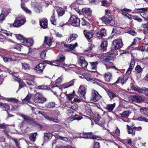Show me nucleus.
I'll return each mask as SVG.
<instances>
[{"label":"nucleus","instance_id":"nucleus-1","mask_svg":"<svg viewBox=\"0 0 148 148\" xmlns=\"http://www.w3.org/2000/svg\"><path fill=\"white\" fill-rule=\"evenodd\" d=\"M123 46L122 40L121 38H118L114 40L112 42L111 51L106 54V58L105 60L106 62L111 60L112 58L116 55L117 54V51L116 49L120 48Z\"/></svg>","mask_w":148,"mask_h":148},{"label":"nucleus","instance_id":"nucleus-2","mask_svg":"<svg viewBox=\"0 0 148 148\" xmlns=\"http://www.w3.org/2000/svg\"><path fill=\"white\" fill-rule=\"evenodd\" d=\"M79 137L85 138H91L93 139H95L97 140L101 139L100 137H99L97 136L93 135L92 133L91 132L86 133L83 134H80L79 136H73V138H75Z\"/></svg>","mask_w":148,"mask_h":148},{"label":"nucleus","instance_id":"nucleus-3","mask_svg":"<svg viewBox=\"0 0 148 148\" xmlns=\"http://www.w3.org/2000/svg\"><path fill=\"white\" fill-rule=\"evenodd\" d=\"M23 44L27 46H32L33 44V40L30 38H16Z\"/></svg>","mask_w":148,"mask_h":148},{"label":"nucleus","instance_id":"nucleus-4","mask_svg":"<svg viewBox=\"0 0 148 148\" xmlns=\"http://www.w3.org/2000/svg\"><path fill=\"white\" fill-rule=\"evenodd\" d=\"M46 100V99L44 98L42 95L40 93H36L34 96V101L37 103H42Z\"/></svg>","mask_w":148,"mask_h":148},{"label":"nucleus","instance_id":"nucleus-5","mask_svg":"<svg viewBox=\"0 0 148 148\" xmlns=\"http://www.w3.org/2000/svg\"><path fill=\"white\" fill-rule=\"evenodd\" d=\"M101 19L102 21L106 24L109 25L111 26H113L115 24L114 21L110 16H105L102 18Z\"/></svg>","mask_w":148,"mask_h":148},{"label":"nucleus","instance_id":"nucleus-6","mask_svg":"<svg viewBox=\"0 0 148 148\" xmlns=\"http://www.w3.org/2000/svg\"><path fill=\"white\" fill-rule=\"evenodd\" d=\"M70 21L75 26H79L80 25V20L75 16L72 15L70 18Z\"/></svg>","mask_w":148,"mask_h":148},{"label":"nucleus","instance_id":"nucleus-7","mask_svg":"<svg viewBox=\"0 0 148 148\" xmlns=\"http://www.w3.org/2000/svg\"><path fill=\"white\" fill-rule=\"evenodd\" d=\"M101 98V96L98 92L94 89H93L91 93V100L94 101H98Z\"/></svg>","mask_w":148,"mask_h":148},{"label":"nucleus","instance_id":"nucleus-8","mask_svg":"<svg viewBox=\"0 0 148 148\" xmlns=\"http://www.w3.org/2000/svg\"><path fill=\"white\" fill-rule=\"evenodd\" d=\"M78 64L82 68L84 69L87 68L88 65V62L83 57H81L79 58Z\"/></svg>","mask_w":148,"mask_h":148},{"label":"nucleus","instance_id":"nucleus-9","mask_svg":"<svg viewBox=\"0 0 148 148\" xmlns=\"http://www.w3.org/2000/svg\"><path fill=\"white\" fill-rule=\"evenodd\" d=\"M129 98L130 101H132L134 102L140 103L143 101L142 98L139 96L131 95Z\"/></svg>","mask_w":148,"mask_h":148},{"label":"nucleus","instance_id":"nucleus-10","mask_svg":"<svg viewBox=\"0 0 148 148\" xmlns=\"http://www.w3.org/2000/svg\"><path fill=\"white\" fill-rule=\"evenodd\" d=\"M25 22V19L16 20L13 24H10V26H12V25L13 27H18L23 24Z\"/></svg>","mask_w":148,"mask_h":148},{"label":"nucleus","instance_id":"nucleus-11","mask_svg":"<svg viewBox=\"0 0 148 148\" xmlns=\"http://www.w3.org/2000/svg\"><path fill=\"white\" fill-rule=\"evenodd\" d=\"M45 67V65L44 63H40L36 67L35 69L38 73H40L43 72Z\"/></svg>","mask_w":148,"mask_h":148},{"label":"nucleus","instance_id":"nucleus-12","mask_svg":"<svg viewBox=\"0 0 148 148\" xmlns=\"http://www.w3.org/2000/svg\"><path fill=\"white\" fill-rule=\"evenodd\" d=\"M79 95L81 97H83L85 99V94L86 92V88L83 86H81L78 90Z\"/></svg>","mask_w":148,"mask_h":148},{"label":"nucleus","instance_id":"nucleus-13","mask_svg":"<svg viewBox=\"0 0 148 148\" xmlns=\"http://www.w3.org/2000/svg\"><path fill=\"white\" fill-rule=\"evenodd\" d=\"M128 78V76L124 75L123 77H120L118 79L116 82L114 84H117L119 82H121L123 85L127 81Z\"/></svg>","mask_w":148,"mask_h":148},{"label":"nucleus","instance_id":"nucleus-14","mask_svg":"<svg viewBox=\"0 0 148 148\" xmlns=\"http://www.w3.org/2000/svg\"><path fill=\"white\" fill-rule=\"evenodd\" d=\"M83 13L88 16L91 15L92 11L89 8H85L82 9Z\"/></svg>","mask_w":148,"mask_h":148},{"label":"nucleus","instance_id":"nucleus-15","mask_svg":"<svg viewBox=\"0 0 148 148\" xmlns=\"http://www.w3.org/2000/svg\"><path fill=\"white\" fill-rule=\"evenodd\" d=\"M77 45V43L76 42L74 45H67L64 44V46L67 47L68 48L67 49L65 50L67 51H73L75 49V48Z\"/></svg>","mask_w":148,"mask_h":148},{"label":"nucleus","instance_id":"nucleus-16","mask_svg":"<svg viewBox=\"0 0 148 148\" xmlns=\"http://www.w3.org/2000/svg\"><path fill=\"white\" fill-rule=\"evenodd\" d=\"M40 25L41 27L45 29L47 27V20L46 18H44L40 21Z\"/></svg>","mask_w":148,"mask_h":148},{"label":"nucleus","instance_id":"nucleus-17","mask_svg":"<svg viewBox=\"0 0 148 148\" xmlns=\"http://www.w3.org/2000/svg\"><path fill=\"white\" fill-rule=\"evenodd\" d=\"M97 64L98 62H90L88 66V69L89 70L96 69Z\"/></svg>","mask_w":148,"mask_h":148},{"label":"nucleus","instance_id":"nucleus-18","mask_svg":"<svg viewBox=\"0 0 148 148\" xmlns=\"http://www.w3.org/2000/svg\"><path fill=\"white\" fill-rule=\"evenodd\" d=\"M74 83V80L70 81L69 82L64 84L61 86V88H59V89H61L62 90L63 88H67L68 87L72 86Z\"/></svg>","mask_w":148,"mask_h":148},{"label":"nucleus","instance_id":"nucleus-19","mask_svg":"<svg viewBox=\"0 0 148 148\" xmlns=\"http://www.w3.org/2000/svg\"><path fill=\"white\" fill-rule=\"evenodd\" d=\"M69 108L72 109L74 110H77L78 107L77 104L75 103H72L71 101L69 102Z\"/></svg>","mask_w":148,"mask_h":148},{"label":"nucleus","instance_id":"nucleus-20","mask_svg":"<svg viewBox=\"0 0 148 148\" xmlns=\"http://www.w3.org/2000/svg\"><path fill=\"white\" fill-rule=\"evenodd\" d=\"M53 39V38H45L44 43L49 47L51 45Z\"/></svg>","mask_w":148,"mask_h":148},{"label":"nucleus","instance_id":"nucleus-21","mask_svg":"<svg viewBox=\"0 0 148 148\" xmlns=\"http://www.w3.org/2000/svg\"><path fill=\"white\" fill-rule=\"evenodd\" d=\"M115 106V104L114 103L113 104H108L106 105L105 108L110 112L113 110Z\"/></svg>","mask_w":148,"mask_h":148},{"label":"nucleus","instance_id":"nucleus-22","mask_svg":"<svg viewBox=\"0 0 148 148\" xmlns=\"http://www.w3.org/2000/svg\"><path fill=\"white\" fill-rule=\"evenodd\" d=\"M96 35L97 37H102V36H106V34L105 29H102L100 32L96 33Z\"/></svg>","mask_w":148,"mask_h":148},{"label":"nucleus","instance_id":"nucleus-23","mask_svg":"<svg viewBox=\"0 0 148 148\" xmlns=\"http://www.w3.org/2000/svg\"><path fill=\"white\" fill-rule=\"evenodd\" d=\"M140 112L144 115L148 116V109L146 107H141L139 109Z\"/></svg>","mask_w":148,"mask_h":148},{"label":"nucleus","instance_id":"nucleus-24","mask_svg":"<svg viewBox=\"0 0 148 148\" xmlns=\"http://www.w3.org/2000/svg\"><path fill=\"white\" fill-rule=\"evenodd\" d=\"M103 77L106 81L110 82L112 77V74L110 73H108L104 75Z\"/></svg>","mask_w":148,"mask_h":148},{"label":"nucleus","instance_id":"nucleus-25","mask_svg":"<svg viewBox=\"0 0 148 148\" xmlns=\"http://www.w3.org/2000/svg\"><path fill=\"white\" fill-rule=\"evenodd\" d=\"M3 110L7 111L10 109V107L9 104L7 103H2L0 107Z\"/></svg>","mask_w":148,"mask_h":148},{"label":"nucleus","instance_id":"nucleus-26","mask_svg":"<svg viewBox=\"0 0 148 148\" xmlns=\"http://www.w3.org/2000/svg\"><path fill=\"white\" fill-rule=\"evenodd\" d=\"M83 33L85 37H92L94 34L92 32L86 30H84Z\"/></svg>","mask_w":148,"mask_h":148},{"label":"nucleus","instance_id":"nucleus-27","mask_svg":"<svg viewBox=\"0 0 148 148\" xmlns=\"http://www.w3.org/2000/svg\"><path fill=\"white\" fill-rule=\"evenodd\" d=\"M4 34L7 36H16V37H23V36L21 34H14L11 33L9 32H7L4 33Z\"/></svg>","mask_w":148,"mask_h":148},{"label":"nucleus","instance_id":"nucleus-28","mask_svg":"<svg viewBox=\"0 0 148 148\" xmlns=\"http://www.w3.org/2000/svg\"><path fill=\"white\" fill-rule=\"evenodd\" d=\"M108 42L107 41H104L102 42L101 45V49L103 51L106 50L107 47Z\"/></svg>","mask_w":148,"mask_h":148},{"label":"nucleus","instance_id":"nucleus-29","mask_svg":"<svg viewBox=\"0 0 148 148\" xmlns=\"http://www.w3.org/2000/svg\"><path fill=\"white\" fill-rule=\"evenodd\" d=\"M43 116L45 119L48 120L52 121L56 123H58L59 122V121L57 119L50 117L46 115L45 114Z\"/></svg>","mask_w":148,"mask_h":148},{"label":"nucleus","instance_id":"nucleus-30","mask_svg":"<svg viewBox=\"0 0 148 148\" xmlns=\"http://www.w3.org/2000/svg\"><path fill=\"white\" fill-rule=\"evenodd\" d=\"M65 59V57L62 54H60L58 57L56 62L60 63L63 62Z\"/></svg>","mask_w":148,"mask_h":148},{"label":"nucleus","instance_id":"nucleus-31","mask_svg":"<svg viewBox=\"0 0 148 148\" xmlns=\"http://www.w3.org/2000/svg\"><path fill=\"white\" fill-rule=\"evenodd\" d=\"M37 132L31 134L29 137L30 140L32 142H35L36 138V136L37 135Z\"/></svg>","mask_w":148,"mask_h":148},{"label":"nucleus","instance_id":"nucleus-32","mask_svg":"<svg viewBox=\"0 0 148 148\" xmlns=\"http://www.w3.org/2000/svg\"><path fill=\"white\" fill-rule=\"evenodd\" d=\"M5 99L8 102H13L14 103H17L18 102V100L15 98H5Z\"/></svg>","mask_w":148,"mask_h":148},{"label":"nucleus","instance_id":"nucleus-33","mask_svg":"<svg viewBox=\"0 0 148 148\" xmlns=\"http://www.w3.org/2000/svg\"><path fill=\"white\" fill-rule=\"evenodd\" d=\"M100 119V117L99 116V114L97 113H95L93 117V120L97 124Z\"/></svg>","mask_w":148,"mask_h":148},{"label":"nucleus","instance_id":"nucleus-34","mask_svg":"<svg viewBox=\"0 0 148 148\" xmlns=\"http://www.w3.org/2000/svg\"><path fill=\"white\" fill-rule=\"evenodd\" d=\"M140 39L139 38H135L134 39V41L128 47V48H130L133 45L138 43L140 42Z\"/></svg>","mask_w":148,"mask_h":148},{"label":"nucleus","instance_id":"nucleus-35","mask_svg":"<svg viewBox=\"0 0 148 148\" xmlns=\"http://www.w3.org/2000/svg\"><path fill=\"white\" fill-rule=\"evenodd\" d=\"M3 60L5 62H10L13 60L11 56L10 55H6L3 58Z\"/></svg>","mask_w":148,"mask_h":148},{"label":"nucleus","instance_id":"nucleus-36","mask_svg":"<svg viewBox=\"0 0 148 148\" xmlns=\"http://www.w3.org/2000/svg\"><path fill=\"white\" fill-rule=\"evenodd\" d=\"M144 91H146L147 92H148V88H146L145 87L139 88H136L135 89V90L138 92L140 94H142V92L141 90Z\"/></svg>","mask_w":148,"mask_h":148},{"label":"nucleus","instance_id":"nucleus-37","mask_svg":"<svg viewBox=\"0 0 148 148\" xmlns=\"http://www.w3.org/2000/svg\"><path fill=\"white\" fill-rule=\"evenodd\" d=\"M84 77L88 81H89L92 80V78L91 75L88 73H85L84 74Z\"/></svg>","mask_w":148,"mask_h":148},{"label":"nucleus","instance_id":"nucleus-38","mask_svg":"<svg viewBox=\"0 0 148 148\" xmlns=\"http://www.w3.org/2000/svg\"><path fill=\"white\" fill-rule=\"evenodd\" d=\"M127 129V131L129 134H135V130L133 129V127L132 128L130 126H129L128 125H126Z\"/></svg>","mask_w":148,"mask_h":148},{"label":"nucleus","instance_id":"nucleus-39","mask_svg":"<svg viewBox=\"0 0 148 148\" xmlns=\"http://www.w3.org/2000/svg\"><path fill=\"white\" fill-rule=\"evenodd\" d=\"M82 116H78V115L75 114L74 116H71L70 118V120L71 121H73L75 119L79 120L82 119Z\"/></svg>","mask_w":148,"mask_h":148},{"label":"nucleus","instance_id":"nucleus-40","mask_svg":"<svg viewBox=\"0 0 148 148\" xmlns=\"http://www.w3.org/2000/svg\"><path fill=\"white\" fill-rule=\"evenodd\" d=\"M108 94L111 99H112L117 96V95L115 93L111 91H109L108 92Z\"/></svg>","mask_w":148,"mask_h":148},{"label":"nucleus","instance_id":"nucleus-41","mask_svg":"<svg viewBox=\"0 0 148 148\" xmlns=\"http://www.w3.org/2000/svg\"><path fill=\"white\" fill-rule=\"evenodd\" d=\"M136 120L139 121L148 122V119L143 116H139L136 118Z\"/></svg>","mask_w":148,"mask_h":148},{"label":"nucleus","instance_id":"nucleus-42","mask_svg":"<svg viewBox=\"0 0 148 148\" xmlns=\"http://www.w3.org/2000/svg\"><path fill=\"white\" fill-rule=\"evenodd\" d=\"M55 103L54 102H51L47 103L45 106L47 108H53L55 106Z\"/></svg>","mask_w":148,"mask_h":148},{"label":"nucleus","instance_id":"nucleus-43","mask_svg":"<svg viewBox=\"0 0 148 148\" xmlns=\"http://www.w3.org/2000/svg\"><path fill=\"white\" fill-rule=\"evenodd\" d=\"M45 139H50L52 136V134L49 133H45Z\"/></svg>","mask_w":148,"mask_h":148},{"label":"nucleus","instance_id":"nucleus-44","mask_svg":"<svg viewBox=\"0 0 148 148\" xmlns=\"http://www.w3.org/2000/svg\"><path fill=\"white\" fill-rule=\"evenodd\" d=\"M18 115L22 117V118L24 119V120H25L27 122H28L30 121H31L30 118L28 116H27L24 115L23 114L20 113H19L18 114Z\"/></svg>","mask_w":148,"mask_h":148},{"label":"nucleus","instance_id":"nucleus-45","mask_svg":"<svg viewBox=\"0 0 148 148\" xmlns=\"http://www.w3.org/2000/svg\"><path fill=\"white\" fill-rule=\"evenodd\" d=\"M7 14H5L3 11L0 15V22H1L4 20Z\"/></svg>","mask_w":148,"mask_h":148},{"label":"nucleus","instance_id":"nucleus-46","mask_svg":"<svg viewBox=\"0 0 148 148\" xmlns=\"http://www.w3.org/2000/svg\"><path fill=\"white\" fill-rule=\"evenodd\" d=\"M140 14L145 21H148L147 15L146 13L144 12H140Z\"/></svg>","mask_w":148,"mask_h":148},{"label":"nucleus","instance_id":"nucleus-47","mask_svg":"<svg viewBox=\"0 0 148 148\" xmlns=\"http://www.w3.org/2000/svg\"><path fill=\"white\" fill-rule=\"evenodd\" d=\"M22 69H23L25 70H27L29 69V65L25 63H22Z\"/></svg>","mask_w":148,"mask_h":148},{"label":"nucleus","instance_id":"nucleus-48","mask_svg":"<svg viewBox=\"0 0 148 148\" xmlns=\"http://www.w3.org/2000/svg\"><path fill=\"white\" fill-rule=\"evenodd\" d=\"M120 33V32L119 31H118L116 28H113V31L111 33L112 36H116V34H117Z\"/></svg>","mask_w":148,"mask_h":148},{"label":"nucleus","instance_id":"nucleus-49","mask_svg":"<svg viewBox=\"0 0 148 148\" xmlns=\"http://www.w3.org/2000/svg\"><path fill=\"white\" fill-rule=\"evenodd\" d=\"M48 64H50L51 65H54L55 66H59L60 67H64V64H60L58 63L57 64H53L52 62L51 61H47L46 62Z\"/></svg>","mask_w":148,"mask_h":148},{"label":"nucleus","instance_id":"nucleus-50","mask_svg":"<svg viewBox=\"0 0 148 148\" xmlns=\"http://www.w3.org/2000/svg\"><path fill=\"white\" fill-rule=\"evenodd\" d=\"M129 113L130 112L129 111H124L121 114V115L123 117H125L129 116Z\"/></svg>","mask_w":148,"mask_h":148},{"label":"nucleus","instance_id":"nucleus-51","mask_svg":"<svg viewBox=\"0 0 148 148\" xmlns=\"http://www.w3.org/2000/svg\"><path fill=\"white\" fill-rule=\"evenodd\" d=\"M26 82L29 85L34 86L35 84V82L33 80H26Z\"/></svg>","mask_w":148,"mask_h":148},{"label":"nucleus","instance_id":"nucleus-52","mask_svg":"<svg viewBox=\"0 0 148 148\" xmlns=\"http://www.w3.org/2000/svg\"><path fill=\"white\" fill-rule=\"evenodd\" d=\"M88 48L87 49L85 50L84 51V52L85 53H87V52H90V50L92 49L93 46H92V44L90 43H89L88 44Z\"/></svg>","mask_w":148,"mask_h":148},{"label":"nucleus","instance_id":"nucleus-53","mask_svg":"<svg viewBox=\"0 0 148 148\" xmlns=\"http://www.w3.org/2000/svg\"><path fill=\"white\" fill-rule=\"evenodd\" d=\"M75 5V3H73L71 5V6L72 9H73L76 11L79 14V15L81 14L82 13L80 12V10L79 9L77 8H75L73 7Z\"/></svg>","mask_w":148,"mask_h":148},{"label":"nucleus","instance_id":"nucleus-54","mask_svg":"<svg viewBox=\"0 0 148 148\" xmlns=\"http://www.w3.org/2000/svg\"><path fill=\"white\" fill-rule=\"evenodd\" d=\"M57 13L59 16H61L64 14L65 11L64 10L62 9L60 10H58L57 11Z\"/></svg>","mask_w":148,"mask_h":148},{"label":"nucleus","instance_id":"nucleus-55","mask_svg":"<svg viewBox=\"0 0 148 148\" xmlns=\"http://www.w3.org/2000/svg\"><path fill=\"white\" fill-rule=\"evenodd\" d=\"M21 8L27 13L29 14H30L31 13V11L28 10L27 8H25L23 5H21Z\"/></svg>","mask_w":148,"mask_h":148},{"label":"nucleus","instance_id":"nucleus-56","mask_svg":"<svg viewBox=\"0 0 148 148\" xmlns=\"http://www.w3.org/2000/svg\"><path fill=\"white\" fill-rule=\"evenodd\" d=\"M32 96V95L29 94L26 96V97L23 99V101H26L27 102H29Z\"/></svg>","mask_w":148,"mask_h":148},{"label":"nucleus","instance_id":"nucleus-57","mask_svg":"<svg viewBox=\"0 0 148 148\" xmlns=\"http://www.w3.org/2000/svg\"><path fill=\"white\" fill-rule=\"evenodd\" d=\"M12 77L13 79H14L15 80L17 81L19 83L20 85V86H21V83L20 82H21V80L20 79L16 76L14 75H13Z\"/></svg>","mask_w":148,"mask_h":148},{"label":"nucleus","instance_id":"nucleus-58","mask_svg":"<svg viewBox=\"0 0 148 148\" xmlns=\"http://www.w3.org/2000/svg\"><path fill=\"white\" fill-rule=\"evenodd\" d=\"M27 78L26 80L34 81L35 79V77L34 76L31 75H27Z\"/></svg>","mask_w":148,"mask_h":148},{"label":"nucleus","instance_id":"nucleus-59","mask_svg":"<svg viewBox=\"0 0 148 148\" xmlns=\"http://www.w3.org/2000/svg\"><path fill=\"white\" fill-rule=\"evenodd\" d=\"M135 70L138 73H140L142 71V68L139 65H137L135 68Z\"/></svg>","mask_w":148,"mask_h":148},{"label":"nucleus","instance_id":"nucleus-60","mask_svg":"<svg viewBox=\"0 0 148 148\" xmlns=\"http://www.w3.org/2000/svg\"><path fill=\"white\" fill-rule=\"evenodd\" d=\"M22 47L20 45L15 44V46L13 48L17 49L18 50L21 51Z\"/></svg>","mask_w":148,"mask_h":148},{"label":"nucleus","instance_id":"nucleus-61","mask_svg":"<svg viewBox=\"0 0 148 148\" xmlns=\"http://www.w3.org/2000/svg\"><path fill=\"white\" fill-rule=\"evenodd\" d=\"M101 4L102 6H107L109 5V3L106 0H103L101 1Z\"/></svg>","mask_w":148,"mask_h":148},{"label":"nucleus","instance_id":"nucleus-62","mask_svg":"<svg viewBox=\"0 0 148 148\" xmlns=\"http://www.w3.org/2000/svg\"><path fill=\"white\" fill-rule=\"evenodd\" d=\"M62 79L63 77L62 76L59 77L56 80V84H59L61 83L62 81Z\"/></svg>","mask_w":148,"mask_h":148},{"label":"nucleus","instance_id":"nucleus-63","mask_svg":"<svg viewBox=\"0 0 148 148\" xmlns=\"http://www.w3.org/2000/svg\"><path fill=\"white\" fill-rule=\"evenodd\" d=\"M48 86L45 85H41L38 86V89L42 90L48 89Z\"/></svg>","mask_w":148,"mask_h":148},{"label":"nucleus","instance_id":"nucleus-64","mask_svg":"<svg viewBox=\"0 0 148 148\" xmlns=\"http://www.w3.org/2000/svg\"><path fill=\"white\" fill-rule=\"evenodd\" d=\"M51 23L53 25H55L56 23V20L55 19V16L53 14L51 18Z\"/></svg>","mask_w":148,"mask_h":148}]
</instances>
